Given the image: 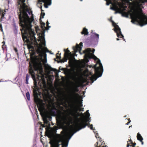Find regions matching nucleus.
<instances>
[{
  "mask_svg": "<svg viewBox=\"0 0 147 147\" xmlns=\"http://www.w3.org/2000/svg\"><path fill=\"white\" fill-rule=\"evenodd\" d=\"M57 59H59V56H57Z\"/></svg>",
  "mask_w": 147,
  "mask_h": 147,
  "instance_id": "obj_34",
  "label": "nucleus"
},
{
  "mask_svg": "<svg viewBox=\"0 0 147 147\" xmlns=\"http://www.w3.org/2000/svg\"><path fill=\"white\" fill-rule=\"evenodd\" d=\"M136 144H134V145H135Z\"/></svg>",
  "mask_w": 147,
  "mask_h": 147,
  "instance_id": "obj_43",
  "label": "nucleus"
},
{
  "mask_svg": "<svg viewBox=\"0 0 147 147\" xmlns=\"http://www.w3.org/2000/svg\"><path fill=\"white\" fill-rule=\"evenodd\" d=\"M136 144H134V145H135Z\"/></svg>",
  "mask_w": 147,
  "mask_h": 147,
  "instance_id": "obj_44",
  "label": "nucleus"
},
{
  "mask_svg": "<svg viewBox=\"0 0 147 147\" xmlns=\"http://www.w3.org/2000/svg\"><path fill=\"white\" fill-rule=\"evenodd\" d=\"M47 26L49 27V28H50V26H48V25L49 24V23L48 22V21H47Z\"/></svg>",
  "mask_w": 147,
  "mask_h": 147,
  "instance_id": "obj_27",
  "label": "nucleus"
},
{
  "mask_svg": "<svg viewBox=\"0 0 147 147\" xmlns=\"http://www.w3.org/2000/svg\"><path fill=\"white\" fill-rule=\"evenodd\" d=\"M2 43L3 44V45H4V44L5 43V42L4 41H3V42H2Z\"/></svg>",
  "mask_w": 147,
  "mask_h": 147,
  "instance_id": "obj_37",
  "label": "nucleus"
},
{
  "mask_svg": "<svg viewBox=\"0 0 147 147\" xmlns=\"http://www.w3.org/2000/svg\"><path fill=\"white\" fill-rule=\"evenodd\" d=\"M81 33L82 34H84L85 35L88 34V32L87 29L85 28H84L82 31L81 32Z\"/></svg>",
  "mask_w": 147,
  "mask_h": 147,
  "instance_id": "obj_13",
  "label": "nucleus"
},
{
  "mask_svg": "<svg viewBox=\"0 0 147 147\" xmlns=\"http://www.w3.org/2000/svg\"><path fill=\"white\" fill-rule=\"evenodd\" d=\"M126 117V116H124V117Z\"/></svg>",
  "mask_w": 147,
  "mask_h": 147,
  "instance_id": "obj_40",
  "label": "nucleus"
},
{
  "mask_svg": "<svg viewBox=\"0 0 147 147\" xmlns=\"http://www.w3.org/2000/svg\"><path fill=\"white\" fill-rule=\"evenodd\" d=\"M132 127V125L129 126V128H130V127Z\"/></svg>",
  "mask_w": 147,
  "mask_h": 147,
  "instance_id": "obj_39",
  "label": "nucleus"
},
{
  "mask_svg": "<svg viewBox=\"0 0 147 147\" xmlns=\"http://www.w3.org/2000/svg\"><path fill=\"white\" fill-rule=\"evenodd\" d=\"M126 7H124L123 8V11L125 10V8Z\"/></svg>",
  "mask_w": 147,
  "mask_h": 147,
  "instance_id": "obj_33",
  "label": "nucleus"
},
{
  "mask_svg": "<svg viewBox=\"0 0 147 147\" xmlns=\"http://www.w3.org/2000/svg\"><path fill=\"white\" fill-rule=\"evenodd\" d=\"M64 51H65V49H64Z\"/></svg>",
  "mask_w": 147,
  "mask_h": 147,
  "instance_id": "obj_46",
  "label": "nucleus"
},
{
  "mask_svg": "<svg viewBox=\"0 0 147 147\" xmlns=\"http://www.w3.org/2000/svg\"><path fill=\"white\" fill-rule=\"evenodd\" d=\"M45 23H44V25H45Z\"/></svg>",
  "mask_w": 147,
  "mask_h": 147,
  "instance_id": "obj_42",
  "label": "nucleus"
},
{
  "mask_svg": "<svg viewBox=\"0 0 147 147\" xmlns=\"http://www.w3.org/2000/svg\"><path fill=\"white\" fill-rule=\"evenodd\" d=\"M95 137L96 138H97L98 137L99 138V134H98V133H96V134L95 135Z\"/></svg>",
  "mask_w": 147,
  "mask_h": 147,
  "instance_id": "obj_24",
  "label": "nucleus"
},
{
  "mask_svg": "<svg viewBox=\"0 0 147 147\" xmlns=\"http://www.w3.org/2000/svg\"><path fill=\"white\" fill-rule=\"evenodd\" d=\"M94 51L95 49H93L92 50L90 48L86 49L83 52V53L85 54L84 56V62L83 61L82 62L79 61L78 63L79 65H80L83 63L88 62L89 61L88 58H94L95 60L98 59L96 64L94 66L95 75L92 76L90 78L91 80L92 81V83L95 80H96L97 78L102 76L103 71L102 66L100 61L93 54Z\"/></svg>",
  "mask_w": 147,
  "mask_h": 147,
  "instance_id": "obj_3",
  "label": "nucleus"
},
{
  "mask_svg": "<svg viewBox=\"0 0 147 147\" xmlns=\"http://www.w3.org/2000/svg\"><path fill=\"white\" fill-rule=\"evenodd\" d=\"M131 122V121H130L129 122H128L126 124V125H128L129 123H130Z\"/></svg>",
  "mask_w": 147,
  "mask_h": 147,
  "instance_id": "obj_29",
  "label": "nucleus"
},
{
  "mask_svg": "<svg viewBox=\"0 0 147 147\" xmlns=\"http://www.w3.org/2000/svg\"><path fill=\"white\" fill-rule=\"evenodd\" d=\"M82 44V42H81L80 43L79 45L78 44H77L76 46L73 47V49L74 52L76 53L78 51L80 54H82V53H80V51L82 49V47L83 46Z\"/></svg>",
  "mask_w": 147,
  "mask_h": 147,
  "instance_id": "obj_11",
  "label": "nucleus"
},
{
  "mask_svg": "<svg viewBox=\"0 0 147 147\" xmlns=\"http://www.w3.org/2000/svg\"><path fill=\"white\" fill-rule=\"evenodd\" d=\"M70 115L72 116H74V114L71 112H63L57 117L59 120L63 124L69 125L72 121V118Z\"/></svg>",
  "mask_w": 147,
  "mask_h": 147,
  "instance_id": "obj_6",
  "label": "nucleus"
},
{
  "mask_svg": "<svg viewBox=\"0 0 147 147\" xmlns=\"http://www.w3.org/2000/svg\"><path fill=\"white\" fill-rule=\"evenodd\" d=\"M44 3V7L46 8L48 7V6L50 5L51 4V0H38V4H41L42 2Z\"/></svg>",
  "mask_w": 147,
  "mask_h": 147,
  "instance_id": "obj_12",
  "label": "nucleus"
},
{
  "mask_svg": "<svg viewBox=\"0 0 147 147\" xmlns=\"http://www.w3.org/2000/svg\"><path fill=\"white\" fill-rule=\"evenodd\" d=\"M45 13H43V15L42 16V18H44V16H45Z\"/></svg>",
  "mask_w": 147,
  "mask_h": 147,
  "instance_id": "obj_30",
  "label": "nucleus"
},
{
  "mask_svg": "<svg viewBox=\"0 0 147 147\" xmlns=\"http://www.w3.org/2000/svg\"><path fill=\"white\" fill-rule=\"evenodd\" d=\"M137 138L138 140L140 141H142L143 140V138L142 137L139 133H138L137 135Z\"/></svg>",
  "mask_w": 147,
  "mask_h": 147,
  "instance_id": "obj_14",
  "label": "nucleus"
},
{
  "mask_svg": "<svg viewBox=\"0 0 147 147\" xmlns=\"http://www.w3.org/2000/svg\"><path fill=\"white\" fill-rule=\"evenodd\" d=\"M38 41L40 42L39 44L36 42L38 44V47L37 51L40 56L41 61L44 65H46L47 62L46 52H49V51L45 47V41L43 36H40Z\"/></svg>",
  "mask_w": 147,
  "mask_h": 147,
  "instance_id": "obj_5",
  "label": "nucleus"
},
{
  "mask_svg": "<svg viewBox=\"0 0 147 147\" xmlns=\"http://www.w3.org/2000/svg\"><path fill=\"white\" fill-rule=\"evenodd\" d=\"M122 15L126 17H128V13L125 12H121Z\"/></svg>",
  "mask_w": 147,
  "mask_h": 147,
  "instance_id": "obj_15",
  "label": "nucleus"
},
{
  "mask_svg": "<svg viewBox=\"0 0 147 147\" xmlns=\"http://www.w3.org/2000/svg\"><path fill=\"white\" fill-rule=\"evenodd\" d=\"M110 9L114 10L119 9L118 7H111Z\"/></svg>",
  "mask_w": 147,
  "mask_h": 147,
  "instance_id": "obj_20",
  "label": "nucleus"
},
{
  "mask_svg": "<svg viewBox=\"0 0 147 147\" xmlns=\"http://www.w3.org/2000/svg\"><path fill=\"white\" fill-rule=\"evenodd\" d=\"M29 79V76L28 74H26V83L27 84H28V81Z\"/></svg>",
  "mask_w": 147,
  "mask_h": 147,
  "instance_id": "obj_18",
  "label": "nucleus"
},
{
  "mask_svg": "<svg viewBox=\"0 0 147 147\" xmlns=\"http://www.w3.org/2000/svg\"><path fill=\"white\" fill-rule=\"evenodd\" d=\"M5 46L4 45H3L2 46V49H3V50L4 49V48H5Z\"/></svg>",
  "mask_w": 147,
  "mask_h": 147,
  "instance_id": "obj_26",
  "label": "nucleus"
},
{
  "mask_svg": "<svg viewBox=\"0 0 147 147\" xmlns=\"http://www.w3.org/2000/svg\"><path fill=\"white\" fill-rule=\"evenodd\" d=\"M88 127H89L91 129H92L93 130V131L94 132V129H93V127L92 125H89L88 126Z\"/></svg>",
  "mask_w": 147,
  "mask_h": 147,
  "instance_id": "obj_22",
  "label": "nucleus"
},
{
  "mask_svg": "<svg viewBox=\"0 0 147 147\" xmlns=\"http://www.w3.org/2000/svg\"><path fill=\"white\" fill-rule=\"evenodd\" d=\"M4 15L3 14L2 15V19L1 20H2V19H3V18H4Z\"/></svg>",
  "mask_w": 147,
  "mask_h": 147,
  "instance_id": "obj_28",
  "label": "nucleus"
},
{
  "mask_svg": "<svg viewBox=\"0 0 147 147\" xmlns=\"http://www.w3.org/2000/svg\"><path fill=\"white\" fill-rule=\"evenodd\" d=\"M112 24L113 26L115 28L113 29L117 33V36L118 37H123V36L121 34V31L120 28L119 27L118 25H117L113 21H112Z\"/></svg>",
  "mask_w": 147,
  "mask_h": 147,
  "instance_id": "obj_8",
  "label": "nucleus"
},
{
  "mask_svg": "<svg viewBox=\"0 0 147 147\" xmlns=\"http://www.w3.org/2000/svg\"><path fill=\"white\" fill-rule=\"evenodd\" d=\"M47 69L49 70L53 71V69L49 65L48 66Z\"/></svg>",
  "mask_w": 147,
  "mask_h": 147,
  "instance_id": "obj_21",
  "label": "nucleus"
},
{
  "mask_svg": "<svg viewBox=\"0 0 147 147\" xmlns=\"http://www.w3.org/2000/svg\"><path fill=\"white\" fill-rule=\"evenodd\" d=\"M80 106H82V105H80Z\"/></svg>",
  "mask_w": 147,
  "mask_h": 147,
  "instance_id": "obj_45",
  "label": "nucleus"
},
{
  "mask_svg": "<svg viewBox=\"0 0 147 147\" xmlns=\"http://www.w3.org/2000/svg\"><path fill=\"white\" fill-rule=\"evenodd\" d=\"M94 35L95 36H96L97 38V39H98L99 38V35L98 34H94Z\"/></svg>",
  "mask_w": 147,
  "mask_h": 147,
  "instance_id": "obj_23",
  "label": "nucleus"
},
{
  "mask_svg": "<svg viewBox=\"0 0 147 147\" xmlns=\"http://www.w3.org/2000/svg\"><path fill=\"white\" fill-rule=\"evenodd\" d=\"M25 0H18V6L20 9L19 15L20 24L23 38L26 39L27 42H36L34 30L31 28L32 23L34 20L32 11L26 5Z\"/></svg>",
  "mask_w": 147,
  "mask_h": 147,
  "instance_id": "obj_2",
  "label": "nucleus"
},
{
  "mask_svg": "<svg viewBox=\"0 0 147 147\" xmlns=\"http://www.w3.org/2000/svg\"><path fill=\"white\" fill-rule=\"evenodd\" d=\"M140 142H141V143H142V145H143V144H144V143H143V142L142 141H140Z\"/></svg>",
  "mask_w": 147,
  "mask_h": 147,
  "instance_id": "obj_32",
  "label": "nucleus"
},
{
  "mask_svg": "<svg viewBox=\"0 0 147 147\" xmlns=\"http://www.w3.org/2000/svg\"><path fill=\"white\" fill-rule=\"evenodd\" d=\"M117 40H119V38H117Z\"/></svg>",
  "mask_w": 147,
  "mask_h": 147,
  "instance_id": "obj_38",
  "label": "nucleus"
},
{
  "mask_svg": "<svg viewBox=\"0 0 147 147\" xmlns=\"http://www.w3.org/2000/svg\"><path fill=\"white\" fill-rule=\"evenodd\" d=\"M147 0H140L138 4L139 9H133L129 11L131 18V22L134 24H139L141 26L147 24V18L142 12L141 8L142 4L146 2Z\"/></svg>",
  "mask_w": 147,
  "mask_h": 147,
  "instance_id": "obj_4",
  "label": "nucleus"
},
{
  "mask_svg": "<svg viewBox=\"0 0 147 147\" xmlns=\"http://www.w3.org/2000/svg\"><path fill=\"white\" fill-rule=\"evenodd\" d=\"M34 68L35 71H38L40 74L43 72L42 63L40 62H34L33 64Z\"/></svg>",
  "mask_w": 147,
  "mask_h": 147,
  "instance_id": "obj_9",
  "label": "nucleus"
},
{
  "mask_svg": "<svg viewBox=\"0 0 147 147\" xmlns=\"http://www.w3.org/2000/svg\"><path fill=\"white\" fill-rule=\"evenodd\" d=\"M0 27L1 28V30L2 31H3V30L2 29V25L0 24Z\"/></svg>",
  "mask_w": 147,
  "mask_h": 147,
  "instance_id": "obj_25",
  "label": "nucleus"
},
{
  "mask_svg": "<svg viewBox=\"0 0 147 147\" xmlns=\"http://www.w3.org/2000/svg\"><path fill=\"white\" fill-rule=\"evenodd\" d=\"M51 137V136H49V137H50H50Z\"/></svg>",
  "mask_w": 147,
  "mask_h": 147,
  "instance_id": "obj_41",
  "label": "nucleus"
},
{
  "mask_svg": "<svg viewBox=\"0 0 147 147\" xmlns=\"http://www.w3.org/2000/svg\"><path fill=\"white\" fill-rule=\"evenodd\" d=\"M129 142L130 143H131L132 142L131 140H130L129 141Z\"/></svg>",
  "mask_w": 147,
  "mask_h": 147,
  "instance_id": "obj_31",
  "label": "nucleus"
},
{
  "mask_svg": "<svg viewBox=\"0 0 147 147\" xmlns=\"http://www.w3.org/2000/svg\"><path fill=\"white\" fill-rule=\"evenodd\" d=\"M109 3H108V2L107 3V5H109Z\"/></svg>",
  "mask_w": 147,
  "mask_h": 147,
  "instance_id": "obj_35",
  "label": "nucleus"
},
{
  "mask_svg": "<svg viewBox=\"0 0 147 147\" xmlns=\"http://www.w3.org/2000/svg\"><path fill=\"white\" fill-rule=\"evenodd\" d=\"M39 110L41 111H43L44 109V107L43 106H41L39 108Z\"/></svg>",
  "mask_w": 147,
  "mask_h": 147,
  "instance_id": "obj_19",
  "label": "nucleus"
},
{
  "mask_svg": "<svg viewBox=\"0 0 147 147\" xmlns=\"http://www.w3.org/2000/svg\"><path fill=\"white\" fill-rule=\"evenodd\" d=\"M51 119L52 117L49 113L48 112H45L43 117V119L44 123L48 124L49 123L48 120L49 119V120L51 121Z\"/></svg>",
  "mask_w": 147,
  "mask_h": 147,
  "instance_id": "obj_10",
  "label": "nucleus"
},
{
  "mask_svg": "<svg viewBox=\"0 0 147 147\" xmlns=\"http://www.w3.org/2000/svg\"><path fill=\"white\" fill-rule=\"evenodd\" d=\"M26 96L27 97V99L28 100H30V95L29 92H27L26 93Z\"/></svg>",
  "mask_w": 147,
  "mask_h": 147,
  "instance_id": "obj_16",
  "label": "nucleus"
},
{
  "mask_svg": "<svg viewBox=\"0 0 147 147\" xmlns=\"http://www.w3.org/2000/svg\"><path fill=\"white\" fill-rule=\"evenodd\" d=\"M68 59H69V63L72 64L73 62L74 58L70 52L67 49L65 52L64 59L61 61V62L66 61Z\"/></svg>",
  "mask_w": 147,
  "mask_h": 147,
  "instance_id": "obj_7",
  "label": "nucleus"
},
{
  "mask_svg": "<svg viewBox=\"0 0 147 147\" xmlns=\"http://www.w3.org/2000/svg\"><path fill=\"white\" fill-rule=\"evenodd\" d=\"M88 111L87 110L85 115H83L84 118L78 119L68 129L63 130L61 134H56L51 138L49 142L51 147H67L68 140L74 133L87 125L86 122L89 121L90 116Z\"/></svg>",
  "mask_w": 147,
  "mask_h": 147,
  "instance_id": "obj_1",
  "label": "nucleus"
},
{
  "mask_svg": "<svg viewBox=\"0 0 147 147\" xmlns=\"http://www.w3.org/2000/svg\"><path fill=\"white\" fill-rule=\"evenodd\" d=\"M30 73L32 74V78H33V79L34 80V79L35 78V76H34V75H33V70H32V68H31V69H30Z\"/></svg>",
  "mask_w": 147,
  "mask_h": 147,
  "instance_id": "obj_17",
  "label": "nucleus"
},
{
  "mask_svg": "<svg viewBox=\"0 0 147 147\" xmlns=\"http://www.w3.org/2000/svg\"><path fill=\"white\" fill-rule=\"evenodd\" d=\"M129 145L128 144L127 145V147H129Z\"/></svg>",
  "mask_w": 147,
  "mask_h": 147,
  "instance_id": "obj_36",
  "label": "nucleus"
}]
</instances>
